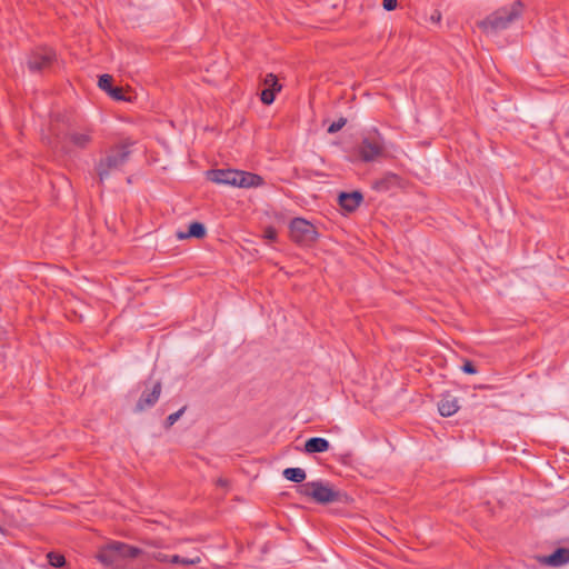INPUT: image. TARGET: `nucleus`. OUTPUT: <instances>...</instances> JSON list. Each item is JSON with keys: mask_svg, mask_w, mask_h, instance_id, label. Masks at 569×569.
Listing matches in <instances>:
<instances>
[{"mask_svg": "<svg viewBox=\"0 0 569 569\" xmlns=\"http://www.w3.org/2000/svg\"><path fill=\"white\" fill-rule=\"evenodd\" d=\"M146 552L121 541H111L99 548L96 559L108 569H124L126 561L144 556Z\"/></svg>", "mask_w": 569, "mask_h": 569, "instance_id": "f257e3e1", "label": "nucleus"}, {"mask_svg": "<svg viewBox=\"0 0 569 569\" xmlns=\"http://www.w3.org/2000/svg\"><path fill=\"white\" fill-rule=\"evenodd\" d=\"M131 146L132 142L130 141L114 144L107 150L104 157L100 158L96 164V172L99 177L100 183L108 179L112 171L121 170L129 161L131 156Z\"/></svg>", "mask_w": 569, "mask_h": 569, "instance_id": "f03ea898", "label": "nucleus"}, {"mask_svg": "<svg viewBox=\"0 0 569 569\" xmlns=\"http://www.w3.org/2000/svg\"><path fill=\"white\" fill-rule=\"evenodd\" d=\"M297 491L300 496L311 498L320 505L349 501V496L346 492L336 490L331 485L321 480L302 483L298 486Z\"/></svg>", "mask_w": 569, "mask_h": 569, "instance_id": "7ed1b4c3", "label": "nucleus"}, {"mask_svg": "<svg viewBox=\"0 0 569 569\" xmlns=\"http://www.w3.org/2000/svg\"><path fill=\"white\" fill-rule=\"evenodd\" d=\"M521 8V2L516 1L509 8H500L483 20L478 21L477 26L488 34L497 33L507 29L511 22L519 18Z\"/></svg>", "mask_w": 569, "mask_h": 569, "instance_id": "20e7f679", "label": "nucleus"}, {"mask_svg": "<svg viewBox=\"0 0 569 569\" xmlns=\"http://www.w3.org/2000/svg\"><path fill=\"white\" fill-rule=\"evenodd\" d=\"M358 158L363 162H372L387 153L385 138L375 129L369 131L356 149Z\"/></svg>", "mask_w": 569, "mask_h": 569, "instance_id": "39448f33", "label": "nucleus"}, {"mask_svg": "<svg viewBox=\"0 0 569 569\" xmlns=\"http://www.w3.org/2000/svg\"><path fill=\"white\" fill-rule=\"evenodd\" d=\"M289 231L291 240L300 246H311L319 236L316 227L303 218H293Z\"/></svg>", "mask_w": 569, "mask_h": 569, "instance_id": "423d86ee", "label": "nucleus"}, {"mask_svg": "<svg viewBox=\"0 0 569 569\" xmlns=\"http://www.w3.org/2000/svg\"><path fill=\"white\" fill-rule=\"evenodd\" d=\"M56 60V53L50 48H38L28 57V68L31 72L49 69Z\"/></svg>", "mask_w": 569, "mask_h": 569, "instance_id": "0eeeda50", "label": "nucleus"}, {"mask_svg": "<svg viewBox=\"0 0 569 569\" xmlns=\"http://www.w3.org/2000/svg\"><path fill=\"white\" fill-rule=\"evenodd\" d=\"M161 390H162V385H161V381H156L151 388H146L139 400L137 401L136 403V411L137 412H141V411H144L146 409L148 408H151L153 407L158 400H159V397L161 395Z\"/></svg>", "mask_w": 569, "mask_h": 569, "instance_id": "6e6552de", "label": "nucleus"}, {"mask_svg": "<svg viewBox=\"0 0 569 569\" xmlns=\"http://www.w3.org/2000/svg\"><path fill=\"white\" fill-rule=\"evenodd\" d=\"M207 177L214 183L237 187L238 170L213 169L207 172Z\"/></svg>", "mask_w": 569, "mask_h": 569, "instance_id": "1a4fd4ad", "label": "nucleus"}, {"mask_svg": "<svg viewBox=\"0 0 569 569\" xmlns=\"http://www.w3.org/2000/svg\"><path fill=\"white\" fill-rule=\"evenodd\" d=\"M362 200L363 196L360 191L340 192L338 196L339 206L348 212L355 211Z\"/></svg>", "mask_w": 569, "mask_h": 569, "instance_id": "9d476101", "label": "nucleus"}, {"mask_svg": "<svg viewBox=\"0 0 569 569\" xmlns=\"http://www.w3.org/2000/svg\"><path fill=\"white\" fill-rule=\"evenodd\" d=\"M540 563L549 567H560L569 562V548H557L549 556L539 558Z\"/></svg>", "mask_w": 569, "mask_h": 569, "instance_id": "9b49d317", "label": "nucleus"}, {"mask_svg": "<svg viewBox=\"0 0 569 569\" xmlns=\"http://www.w3.org/2000/svg\"><path fill=\"white\" fill-rule=\"evenodd\" d=\"M458 409V400L451 395H445L438 403V410L442 417H450L455 415Z\"/></svg>", "mask_w": 569, "mask_h": 569, "instance_id": "f8f14e48", "label": "nucleus"}, {"mask_svg": "<svg viewBox=\"0 0 569 569\" xmlns=\"http://www.w3.org/2000/svg\"><path fill=\"white\" fill-rule=\"evenodd\" d=\"M263 183V179L256 173L238 170L237 187L251 188L259 187Z\"/></svg>", "mask_w": 569, "mask_h": 569, "instance_id": "ddd939ff", "label": "nucleus"}, {"mask_svg": "<svg viewBox=\"0 0 569 569\" xmlns=\"http://www.w3.org/2000/svg\"><path fill=\"white\" fill-rule=\"evenodd\" d=\"M329 448V441L321 437H312L305 442V451L307 453H321L328 451Z\"/></svg>", "mask_w": 569, "mask_h": 569, "instance_id": "4468645a", "label": "nucleus"}, {"mask_svg": "<svg viewBox=\"0 0 569 569\" xmlns=\"http://www.w3.org/2000/svg\"><path fill=\"white\" fill-rule=\"evenodd\" d=\"M400 178L396 173L388 172L382 178L376 180L372 184L373 189L377 191H388L392 187H396L399 184Z\"/></svg>", "mask_w": 569, "mask_h": 569, "instance_id": "2eb2a0df", "label": "nucleus"}, {"mask_svg": "<svg viewBox=\"0 0 569 569\" xmlns=\"http://www.w3.org/2000/svg\"><path fill=\"white\" fill-rule=\"evenodd\" d=\"M206 236V227L203 223L193 221L189 224L187 232H177L178 239L197 238L201 239Z\"/></svg>", "mask_w": 569, "mask_h": 569, "instance_id": "dca6fc26", "label": "nucleus"}, {"mask_svg": "<svg viewBox=\"0 0 569 569\" xmlns=\"http://www.w3.org/2000/svg\"><path fill=\"white\" fill-rule=\"evenodd\" d=\"M68 139L79 149H86L92 141L90 132H70Z\"/></svg>", "mask_w": 569, "mask_h": 569, "instance_id": "f3484780", "label": "nucleus"}, {"mask_svg": "<svg viewBox=\"0 0 569 569\" xmlns=\"http://www.w3.org/2000/svg\"><path fill=\"white\" fill-rule=\"evenodd\" d=\"M283 477L295 483H302L306 480V471L302 468H286L282 472Z\"/></svg>", "mask_w": 569, "mask_h": 569, "instance_id": "a211bd4d", "label": "nucleus"}, {"mask_svg": "<svg viewBox=\"0 0 569 569\" xmlns=\"http://www.w3.org/2000/svg\"><path fill=\"white\" fill-rule=\"evenodd\" d=\"M282 87L264 88L260 93V99L263 104H271L276 99V93L281 90Z\"/></svg>", "mask_w": 569, "mask_h": 569, "instance_id": "6ab92c4d", "label": "nucleus"}, {"mask_svg": "<svg viewBox=\"0 0 569 569\" xmlns=\"http://www.w3.org/2000/svg\"><path fill=\"white\" fill-rule=\"evenodd\" d=\"M282 87L264 88L260 93V99L263 104H271L276 99V93L281 90Z\"/></svg>", "mask_w": 569, "mask_h": 569, "instance_id": "aec40b11", "label": "nucleus"}, {"mask_svg": "<svg viewBox=\"0 0 569 569\" xmlns=\"http://www.w3.org/2000/svg\"><path fill=\"white\" fill-rule=\"evenodd\" d=\"M201 561L200 557H194V558H184V557H180L178 555H173L170 557L169 559V562L171 563H174V565H183V566H189V565H197Z\"/></svg>", "mask_w": 569, "mask_h": 569, "instance_id": "412c9836", "label": "nucleus"}, {"mask_svg": "<svg viewBox=\"0 0 569 569\" xmlns=\"http://www.w3.org/2000/svg\"><path fill=\"white\" fill-rule=\"evenodd\" d=\"M47 558L49 563L54 568H62L66 566V558L61 553L51 551L47 555Z\"/></svg>", "mask_w": 569, "mask_h": 569, "instance_id": "4be33fe9", "label": "nucleus"}, {"mask_svg": "<svg viewBox=\"0 0 569 569\" xmlns=\"http://www.w3.org/2000/svg\"><path fill=\"white\" fill-rule=\"evenodd\" d=\"M112 81H113V78L110 74L106 73V74H102L99 77L98 86L101 90L108 92L113 87Z\"/></svg>", "mask_w": 569, "mask_h": 569, "instance_id": "5701e85b", "label": "nucleus"}, {"mask_svg": "<svg viewBox=\"0 0 569 569\" xmlns=\"http://www.w3.org/2000/svg\"><path fill=\"white\" fill-rule=\"evenodd\" d=\"M50 130L54 137L52 139L48 138V144H50L52 148H56V149L60 148L61 150H64L66 147L62 143V140H61L59 133L56 132L54 127L52 126Z\"/></svg>", "mask_w": 569, "mask_h": 569, "instance_id": "b1692460", "label": "nucleus"}, {"mask_svg": "<svg viewBox=\"0 0 569 569\" xmlns=\"http://www.w3.org/2000/svg\"><path fill=\"white\" fill-rule=\"evenodd\" d=\"M186 409H187V407L184 406L181 409H179L177 412L169 415L166 419L164 427L170 428L171 426H173L180 419V417L183 415Z\"/></svg>", "mask_w": 569, "mask_h": 569, "instance_id": "393cba45", "label": "nucleus"}, {"mask_svg": "<svg viewBox=\"0 0 569 569\" xmlns=\"http://www.w3.org/2000/svg\"><path fill=\"white\" fill-rule=\"evenodd\" d=\"M347 123V119L341 117L339 118L337 121H333L329 127H328V133H336L338 131H340Z\"/></svg>", "mask_w": 569, "mask_h": 569, "instance_id": "a878e982", "label": "nucleus"}, {"mask_svg": "<svg viewBox=\"0 0 569 569\" xmlns=\"http://www.w3.org/2000/svg\"><path fill=\"white\" fill-rule=\"evenodd\" d=\"M263 84L266 88L281 87V84L278 81V78L273 73L266 74V77L263 78Z\"/></svg>", "mask_w": 569, "mask_h": 569, "instance_id": "bb28decb", "label": "nucleus"}, {"mask_svg": "<svg viewBox=\"0 0 569 569\" xmlns=\"http://www.w3.org/2000/svg\"><path fill=\"white\" fill-rule=\"evenodd\" d=\"M112 99L117 100V101H124L126 100V97L123 94V91L121 88L119 87H112L111 90H109L107 92Z\"/></svg>", "mask_w": 569, "mask_h": 569, "instance_id": "cd10ccee", "label": "nucleus"}, {"mask_svg": "<svg viewBox=\"0 0 569 569\" xmlns=\"http://www.w3.org/2000/svg\"><path fill=\"white\" fill-rule=\"evenodd\" d=\"M461 370L467 375H475L477 373V368L470 360H465L463 365L461 366Z\"/></svg>", "mask_w": 569, "mask_h": 569, "instance_id": "c85d7f7f", "label": "nucleus"}, {"mask_svg": "<svg viewBox=\"0 0 569 569\" xmlns=\"http://www.w3.org/2000/svg\"><path fill=\"white\" fill-rule=\"evenodd\" d=\"M149 558H152L159 562H169L170 559L169 556L160 551L152 552L151 555H149Z\"/></svg>", "mask_w": 569, "mask_h": 569, "instance_id": "c756f323", "label": "nucleus"}, {"mask_svg": "<svg viewBox=\"0 0 569 569\" xmlns=\"http://www.w3.org/2000/svg\"><path fill=\"white\" fill-rule=\"evenodd\" d=\"M277 234L278 232L273 227H268L264 229V238L269 241H276Z\"/></svg>", "mask_w": 569, "mask_h": 569, "instance_id": "7c9ffc66", "label": "nucleus"}, {"mask_svg": "<svg viewBox=\"0 0 569 569\" xmlns=\"http://www.w3.org/2000/svg\"><path fill=\"white\" fill-rule=\"evenodd\" d=\"M397 3H398L397 0H383L382 6H383L385 10L391 11V10L396 9Z\"/></svg>", "mask_w": 569, "mask_h": 569, "instance_id": "2f4dec72", "label": "nucleus"}, {"mask_svg": "<svg viewBox=\"0 0 569 569\" xmlns=\"http://www.w3.org/2000/svg\"><path fill=\"white\" fill-rule=\"evenodd\" d=\"M433 22H439L441 20V13L436 10L432 14H431V18H430Z\"/></svg>", "mask_w": 569, "mask_h": 569, "instance_id": "473e14b6", "label": "nucleus"}, {"mask_svg": "<svg viewBox=\"0 0 569 569\" xmlns=\"http://www.w3.org/2000/svg\"><path fill=\"white\" fill-rule=\"evenodd\" d=\"M217 485L220 486V487H227L228 486V480L223 479V478H219L217 480Z\"/></svg>", "mask_w": 569, "mask_h": 569, "instance_id": "72a5a7b5", "label": "nucleus"}]
</instances>
